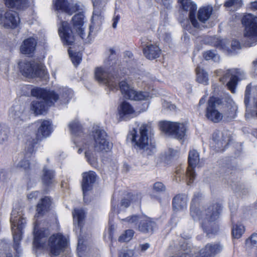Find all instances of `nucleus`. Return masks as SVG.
<instances>
[{
  "label": "nucleus",
  "instance_id": "nucleus-1",
  "mask_svg": "<svg viewBox=\"0 0 257 257\" xmlns=\"http://www.w3.org/2000/svg\"><path fill=\"white\" fill-rule=\"evenodd\" d=\"M137 126L131 131L127 135V139L136 149L143 150L147 155H151L155 150V146L151 142V136L153 129L151 122H136Z\"/></svg>",
  "mask_w": 257,
  "mask_h": 257
},
{
  "label": "nucleus",
  "instance_id": "nucleus-2",
  "mask_svg": "<svg viewBox=\"0 0 257 257\" xmlns=\"http://www.w3.org/2000/svg\"><path fill=\"white\" fill-rule=\"evenodd\" d=\"M94 10L92 17V25L89 27V32L86 37L84 32L85 26L84 25V16L82 13H79L74 15L72 18L73 29L82 39L89 41L90 34L94 29L99 27L102 24V12L103 11L105 2L101 0H94L93 1Z\"/></svg>",
  "mask_w": 257,
  "mask_h": 257
},
{
  "label": "nucleus",
  "instance_id": "nucleus-3",
  "mask_svg": "<svg viewBox=\"0 0 257 257\" xmlns=\"http://www.w3.org/2000/svg\"><path fill=\"white\" fill-rule=\"evenodd\" d=\"M48 230L36 231V227L34 229V238L33 245L37 248L48 247L50 253L53 255H58L64 250L67 245V240L61 233L51 235L46 243V237L48 235Z\"/></svg>",
  "mask_w": 257,
  "mask_h": 257
},
{
  "label": "nucleus",
  "instance_id": "nucleus-4",
  "mask_svg": "<svg viewBox=\"0 0 257 257\" xmlns=\"http://www.w3.org/2000/svg\"><path fill=\"white\" fill-rule=\"evenodd\" d=\"M54 6L57 11V17L61 21V26L58 30L59 36L64 45H71L75 41L74 36L69 27L68 23L62 21L61 15L68 14L70 16L78 9L76 7H71L67 0H56L54 2Z\"/></svg>",
  "mask_w": 257,
  "mask_h": 257
},
{
  "label": "nucleus",
  "instance_id": "nucleus-5",
  "mask_svg": "<svg viewBox=\"0 0 257 257\" xmlns=\"http://www.w3.org/2000/svg\"><path fill=\"white\" fill-rule=\"evenodd\" d=\"M31 94L37 98L33 101L31 109L36 115L45 112L49 106L53 105L58 99V95L53 90H47L39 87L31 90Z\"/></svg>",
  "mask_w": 257,
  "mask_h": 257
},
{
  "label": "nucleus",
  "instance_id": "nucleus-6",
  "mask_svg": "<svg viewBox=\"0 0 257 257\" xmlns=\"http://www.w3.org/2000/svg\"><path fill=\"white\" fill-rule=\"evenodd\" d=\"M194 199L192 200L190 207V214L194 220H199L202 227L206 230L207 233L209 230L207 228V224L216 220L219 217L221 206L218 204H213L204 210H200L194 204Z\"/></svg>",
  "mask_w": 257,
  "mask_h": 257
},
{
  "label": "nucleus",
  "instance_id": "nucleus-7",
  "mask_svg": "<svg viewBox=\"0 0 257 257\" xmlns=\"http://www.w3.org/2000/svg\"><path fill=\"white\" fill-rule=\"evenodd\" d=\"M109 53L108 58L104 61L105 68H97L95 76L98 82L107 85L110 89L113 90L117 87L118 80L108 72V69L115 63L116 53L113 48L109 49Z\"/></svg>",
  "mask_w": 257,
  "mask_h": 257
},
{
  "label": "nucleus",
  "instance_id": "nucleus-8",
  "mask_svg": "<svg viewBox=\"0 0 257 257\" xmlns=\"http://www.w3.org/2000/svg\"><path fill=\"white\" fill-rule=\"evenodd\" d=\"M242 23L245 26L241 39L243 45L250 47L257 44V17L248 14L244 16Z\"/></svg>",
  "mask_w": 257,
  "mask_h": 257
},
{
  "label": "nucleus",
  "instance_id": "nucleus-9",
  "mask_svg": "<svg viewBox=\"0 0 257 257\" xmlns=\"http://www.w3.org/2000/svg\"><path fill=\"white\" fill-rule=\"evenodd\" d=\"M21 211L13 209L11 213V222L14 239V248L17 253L21 252L20 242L22 239V229L26 224Z\"/></svg>",
  "mask_w": 257,
  "mask_h": 257
},
{
  "label": "nucleus",
  "instance_id": "nucleus-10",
  "mask_svg": "<svg viewBox=\"0 0 257 257\" xmlns=\"http://www.w3.org/2000/svg\"><path fill=\"white\" fill-rule=\"evenodd\" d=\"M121 219L133 224L137 230L144 234H152L157 228L155 221L145 215L135 214Z\"/></svg>",
  "mask_w": 257,
  "mask_h": 257
},
{
  "label": "nucleus",
  "instance_id": "nucleus-11",
  "mask_svg": "<svg viewBox=\"0 0 257 257\" xmlns=\"http://www.w3.org/2000/svg\"><path fill=\"white\" fill-rule=\"evenodd\" d=\"M90 136L93 139V147L95 152L107 153L112 149V144L109 142L107 134L103 130L97 126L93 127Z\"/></svg>",
  "mask_w": 257,
  "mask_h": 257
},
{
  "label": "nucleus",
  "instance_id": "nucleus-12",
  "mask_svg": "<svg viewBox=\"0 0 257 257\" xmlns=\"http://www.w3.org/2000/svg\"><path fill=\"white\" fill-rule=\"evenodd\" d=\"M221 106L222 101L220 98L210 97L207 102L205 111L206 118L215 123L220 121L223 116V113L220 110Z\"/></svg>",
  "mask_w": 257,
  "mask_h": 257
},
{
  "label": "nucleus",
  "instance_id": "nucleus-13",
  "mask_svg": "<svg viewBox=\"0 0 257 257\" xmlns=\"http://www.w3.org/2000/svg\"><path fill=\"white\" fill-rule=\"evenodd\" d=\"M160 126L162 131L177 139L182 140L186 135V126L183 123L163 121Z\"/></svg>",
  "mask_w": 257,
  "mask_h": 257
},
{
  "label": "nucleus",
  "instance_id": "nucleus-14",
  "mask_svg": "<svg viewBox=\"0 0 257 257\" xmlns=\"http://www.w3.org/2000/svg\"><path fill=\"white\" fill-rule=\"evenodd\" d=\"M19 65L21 73L26 77H39L44 73L42 64L35 62L22 61Z\"/></svg>",
  "mask_w": 257,
  "mask_h": 257
},
{
  "label": "nucleus",
  "instance_id": "nucleus-15",
  "mask_svg": "<svg viewBox=\"0 0 257 257\" xmlns=\"http://www.w3.org/2000/svg\"><path fill=\"white\" fill-rule=\"evenodd\" d=\"M20 22L18 14L13 11L0 10V25L6 28L14 29Z\"/></svg>",
  "mask_w": 257,
  "mask_h": 257
},
{
  "label": "nucleus",
  "instance_id": "nucleus-16",
  "mask_svg": "<svg viewBox=\"0 0 257 257\" xmlns=\"http://www.w3.org/2000/svg\"><path fill=\"white\" fill-rule=\"evenodd\" d=\"M199 153L195 150H192L189 152L188 155V167L186 171V176L189 180L187 181V185H190L193 182L195 178L196 174L194 169L199 162Z\"/></svg>",
  "mask_w": 257,
  "mask_h": 257
},
{
  "label": "nucleus",
  "instance_id": "nucleus-17",
  "mask_svg": "<svg viewBox=\"0 0 257 257\" xmlns=\"http://www.w3.org/2000/svg\"><path fill=\"white\" fill-rule=\"evenodd\" d=\"M24 107L20 104H16L12 106L9 112V117L11 121L16 125L21 124L25 119Z\"/></svg>",
  "mask_w": 257,
  "mask_h": 257
},
{
  "label": "nucleus",
  "instance_id": "nucleus-18",
  "mask_svg": "<svg viewBox=\"0 0 257 257\" xmlns=\"http://www.w3.org/2000/svg\"><path fill=\"white\" fill-rule=\"evenodd\" d=\"M38 123L40 124V125L36 135L37 141L34 142V144L49 137L52 131L51 122L50 121L41 120L38 121Z\"/></svg>",
  "mask_w": 257,
  "mask_h": 257
},
{
  "label": "nucleus",
  "instance_id": "nucleus-19",
  "mask_svg": "<svg viewBox=\"0 0 257 257\" xmlns=\"http://www.w3.org/2000/svg\"><path fill=\"white\" fill-rule=\"evenodd\" d=\"M223 247L219 243H208L194 257H211L221 251Z\"/></svg>",
  "mask_w": 257,
  "mask_h": 257
},
{
  "label": "nucleus",
  "instance_id": "nucleus-20",
  "mask_svg": "<svg viewBox=\"0 0 257 257\" xmlns=\"http://www.w3.org/2000/svg\"><path fill=\"white\" fill-rule=\"evenodd\" d=\"M118 114L120 118L126 120L137 115L136 112L131 104L123 101L118 107Z\"/></svg>",
  "mask_w": 257,
  "mask_h": 257
},
{
  "label": "nucleus",
  "instance_id": "nucleus-21",
  "mask_svg": "<svg viewBox=\"0 0 257 257\" xmlns=\"http://www.w3.org/2000/svg\"><path fill=\"white\" fill-rule=\"evenodd\" d=\"M96 174L93 171H89L82 174V189L84 197L86 192L90 190L96 180Z\"/></svg>",
  "mask_w": 257,
  "mask_h": 257
},
{
  "label": "nucleus",
  "instance_id": "nucleus-22",
  "mask_svg": "<svg viewBox=\"0 0 257 257\" xmlns=\"http://www.w3.org/2000/svg\"><path fill=\"white\" fill-rule=\"evenodd\" d=\"M229 139L225 137L224 134L219 132H215L212 135V144L216 151L223 150L224 147L226 146L228 142Z\"/></svg>",
  "mask_w": 257,
  "mask_h": 257
},
{
  "label": "nucleus",
  "instance_id": "nucleus-23",
  "mask_svg": "<svg viewBox=\"0 0 257 257\" xmlns=\"http://www.w3.org/2000/svg\"><path fill=\"white\" fill-rule=\"evenodd\" d=\"M228 78H230V79L227 83L226 85L228 89H229L232 93H235L237 77L236 76L232 74V72L231 70H227L223 76L220 78V81L224 84Z\"/></svg>",
  "mask_w": 257,
  "mask_h": 257
},
{
  "label": "nucleus",
  "instance_id": "nucleus-24",
  "mask_svg": "<svg viewBox=\"0 0 257 257\" xmlns=\"http://www.w3.org/2000/svg\"><path fill=\"white\" fill-rule=\"evenodd\" d=\"M7 7L23 9L34 5V0H4Z\"/></svg>",
  "mask_w": 257,
  "mask_h": 257
},
{
  "label": "nucleus",
  "instance_id": "nucleus-25",
  "mask_svg": "<svg viewBox=\"0 0 257 257\" xmlns=\"http://www.w3.org/2000/svg\"><path fill=\"white\" fill-rule=\"evenodd\" d=\"M144 54L145 57L150 60L158 58L161 54V49L156 45L148 44L144 48Z\"/></svg>",
  "mask_w": 257,
  "mask_h": 257
},
{
  "label": "nucleus",
  "instance_id": "nucleus-26",
  "mask_svg": "<svg viewBox=\"0 0 257 257\" xmlns=\"http://www.w3.org/2000/svg\"><path fill=\"white\" fill-rule=\"evenodd\" d=\"M36 45L37 41L35 39L32 37L29 38L24 41L21 46V51L24 54L31 55L35 50Z\"/></svg>",
  "mask_w": 257,
  "mask_h": 257
},
{
  "label": "nucleus",
  "instance_id": "nucleus-27",
  "mask_svg": "<svg viewBox=\"0 0 257 257\" xmlns=\"http://www.w3.org/2000/svg\"><path fill=\"white\" fill-rule=\"evenodd\" d=\"M51 205V200L48 197H45L41 199L37 206V214L36 217L43 215L47 212Z\"/></svg>",
  "mask_w": 257,
  "mask_h": 257
},
{
  "label": "nucleus",
  "instance_id": "nucleus-28",
  "mask_svg": "<svg viewBox=\"0 0 257 257\" xmlns=\"http://www.w3.org/2000/svg\"><path fill=\"white\" fill-rule=\"evenodd\" d=\"M187 199L184 194H178L175 196L173 200V206L174 209L179 210L186 209L187 207Z\"/></svg>",
  "mask_w": 257,
  "mask_h": 257
},
{
  "label": "nucleus",
  "instance_id": "nucleus-29",
  "mask_svg": "<svg viewBox=\"0 0 257 257\" xmlns=\"http://www.w3.org/2000/svg\"><path fill=\"white\" fill-rule=\"evenodd\" d=\"M212 11L213 8L211 6L202 7L198 12V19L202 23H205L210 19Z\"/></svg>",
  "mask_w": 257,
  "mask_h": 257
},
{
  "label": "nucleus",
  "instance_id": "nucleus-30",
  "mask_svg": "<svg viewBox=\"0 0 257 257\" xmlns=\"http://www.w3.org/2000/svg\"><path fill=\"white\" fill-rule=\"evenodd\" d=\"M59 94L54 91L58 95V100L60 99L62 103H66L73 96V91L71 89L68 88H61L58 90Z\"/></svg>",
  "mask_w": 257,
  "mask_h": 257
},
{
  "label": "nucleus",
  "instance_id": "nucleus-31",
  "mask_svg": "<svg viewBox=\"0 0 257 257\" xmlns=\"http://www.w3.org/2000/svg\"><path fill=\"white\" fill-rule=\"evenodd\" d=\"M54 172L53 170L44 167L42 175L43 183L47 185L52 184L54 181Z\"/></svg>",
  "mask_w": 257,
  "mask_h": 257
},
{
  "label": "nucleus",
  "instance_id": "nucleus-32",
  "mask_svg": "<svg viewBox=\"0 0 257 257\" xmlns=\"http://www.w3.org/2000/svg\"><path fill=\"white\" fill-rule=\"evenodd\" d=\"M189 5L190 6L189 7V19L192 24V25L196 28H200V24L198 22L197 20L195 18V12L197 9V5L196 4L192 2V3H188Z\"/></svg>",
  "mask_w": 257,
  "mask_h": 257
},
{
  "label": "nucleus",
  "instance_id": "nucleus-33",
  "mask_svg": "<svg viewBox=\"0 0 257 257\" xmlns=\"http://www.w3.org/2000/svg\"><path fill=\"white\" fill-rule=\"evenodd\" d=\"M74 224H77L78 228H80L81 224L85 217V213L82 209H75L72 212Z\"/></svg>",
  "mask_w": 257,
  "mask_h": 257
},
{
  "label": "nucleus",
  "instance_id": "nucleus-34",
  "mask_svg": "<svg viewBox=\"0 0 257 257\" xmlns=\"http://www.w3.org/2000/svg\"><path fill=\"white\" fill-rule=\"evenodd\" d=\"M196 71V80L200 83H202L204 85L208 84V75L207 73L204 71V70L201 69L200 67H197Z\"/></svg>",
  "mask_w": 257,
  "mask_h": 257
},
{
  "label": "nucleus",
  "instance_id": "nucleus-35",
  "mask_svg": "<svg viewBox=\"0 0 257 257\" xmlns=\"http://www.w3.org/2000/svg\"><path fill=\"white\" fill-rule=\"evenodd\" d=\"M119 88L124 97L126 98L131 99L130 94H132L131 92L132 91H134V89L131 86L128 85L125 81H121L119 83Z\"/></svg>",
  "mask_w": 257,
  "mask_h": 257
},
{
  "label": "nucleus",
  "instance_id": "nucleus-36",
  "mask_svg": "<svg viewBox=\"0 0 257 257\" xmlns=\"http://www.w3.org/2000/svg\"><path fill=\"white\" fill-rule=\"evenodd\" d=\"M131 93L132 94H130L131 99L136 101L146 100L149 97V94L147 92H137L134 90V91H132Z\"/></svg>",
  "mask_w": 257,
  "mask_h": 257
},
{
  "label": "nucleus",
  "instance_id": "nucleus-37",
  "mask_svg": "<svg viewBox=\"0 0 257 257\" xmlns=\"http://www.w3.org/2000/svg\"><path fill=\"white\" fill-rule=\"evenodd\" d=\"M134 234V231L133 229L126 230L118 237V240L119 242H127L131 240Z\"/></svg>",
  "mask_w": 257,
  "mask_h": 257
},
{
  "label": "nucleus",
  "instance_id": "nucleus-38",
  "mask_svg": "<svg viewBox=\"0 0 257 257\" xmlns=\"http://www.w3.org/2000/svg\"><path fill=\"white\" fill-rule=\"evenodd\" d=\"M244 226L240 224H236L233 226L232 234L233 237L236 238H240L244 232Z\"/></svg>",
  "mask_w": 257,
  "mask_h": 257
},
{
  "label": "nucleus",
  "instance_id": "nucleus-39",
  "mask_svg": "<svg viewBox=\"0 0 257 257\" xmlns=\"http://www.w3.org/2000/svg\"><path fill=\"white\" fill-rule=\"evenodd\" d=\"M242 5V2L241 0H228L224 4L225 7L231 8L232 11L240 8Z\"/></svg>",
  "mask_w": 257,
  "mask_h": 257
},
{
  "label": "nucleus",
  "instance_id": "nucleus-40",
  "mask_svg": "<svg viewBox=\"0 0 257 257\" xmlns=\"http://www.w3.org/2000/svg\"><path fill=\"white\" fill-rule=\"evenodd\" d=\"M10 131L4 126L0 125V144H3L8 140Z\"/></svg>",
  "mask_w": 257,
  "mask_h": 257
},
{
  "label": "nucleus",
  "instance_id": "nucleus-41",
  "mask_svg": "<svg viewBox=\"0 0 257 257\" xmlns=\"http://www.w3.org/2000/svg\"><path fill=\"white\" fill-rule=\"evenodd\" d=\"M70 131L73 135H77L81 131V126L77 120L71 121L69 124Z\"/></svg>",
  "mask_w": 257,
  "mask_h": 257
},
{
  "label": "nucleus",
  "instance_id": "nucleus-42",
  "mask_svg": "<svg viewBox=\"0 0 257 257\" xmlns=\"http://www.w3.org/2000/svg\"><path fill=\"white\" fill-rule=\"evenodd\" d=\"M246 246L248 249L257 247V233H253L246 240Z\"/></svg>",
  "mask_w": 257,
  "mask_h": 257
},
{
  "label": "nucleus",
  "instance_id": "nucleus-43",
  "mask_svg": "<svg viewBox=\"0 0 257 257\" xmlns=\"http://www.w3.org/2000/svg\"><path fill=\"white\" fill-rule=\"evenodd\" d=\"M203 56L206 60H212L214 62L219 60V56L213 51H207L203 54Z\"/></svg>",
  "mask_w": 257,
  "mask_h": 257
},
{
  "label": "nucleus",
  "instance_id": "nucleus-44",
  "mask_svg": "<svg viewBox=\"0 0 257 257\" xmlns=\"http://www.w3.org/2000/svg\"><path fill=\"white\" fill-rule=\"evenodd\" d=\"M214 46L220 48H225L228 44V41L226 39H222L219 37H215L213 39Z\"/></svg>",
  "mask_w": 257,
  "mask_h": 257
},
{
  "label": "nucleus",
  "instance_id": "nucleus-45",
  "mask_svg": "<svg viewBox=\"0 0 257 257\" xmlns=\"http://www.w3.org/2000/svg\"><path fill=\"white\" fill-rule=\"evenodd\" d=\"M68 53L71 58V60L73 64L77 66L80 62L81 58L78 53H73L70 50H68Z\"/></svg>",
  "mask_w": 257,
  "mask_h": 257
},
{
  "label": "nucleus",
  "instance_id": "nucleus-46",
  "mask_svg": "<svg viewBox=\"0 0 257 257\" xmlns=\"http://www.w3.org/2000/svg\"><path fill=\"white\" fill-rule=\"evenodd\" d=\"M17 168H20L26 172H28L30 170L29 162L28 160H22L17 164Z\"/></svg>",
  "mask_w": 257,
  "mask_h": 257
},
{
  "label": "nucleus",
  "instance_id": "nucleus-47",
  "mask_svg": "<svg viewBox=\"0 0 257 257\" xmlns=\"http://www.w3.org/2000/svg\"><path fill=\"white\" fill-rule=\"evenodd\" d=\"M153 190L156 192L160 193L164 192L166 190V187L162 182H157L154 184Z\"/></svg>",
  "mask_w": 257,
  "mask_h": 257
},
{
  "label": "nucleus",
  "instance_id": "nucleus-48",
  "mask_svg": "<svg viewBox=\"0 0 257 257\" xmlns=\"http://www.w3.org/2000/svg\"><path fill=\"white\" fill-rule=\"evenodd\" d=\"M127 198L131 202H138L141 200V195L140 194H129L127 195Z\"/></svg>",
  "mask_w": 257,
  "mask_h": 257
},
{
  "label": "nucleus",
  "instance_id": "nucleus-49",
  "mask_svg": "<svg viewBox=\"0 0 257 257\" xmlns=\"http://www.w3.org/2000/svg\"><path fill=\"white\" fill-rule=\"evenodd\" d=\"M86 143H85V145L83 146V149L82 148H80L78 150V153L79 154H81L83 151V150H85V157L89 159V158L90 156V153L89 152V147Z\"/></svg>",
  "mask_w": 257,
  "mask_h": 257
},
{
  "label": "nucleus",
  "instance_id": "nucleus-50",
  "mask_svg": "<svg viewBox=\"0 0 257 257\" xmlns=\"http://www.w3.org/2000/svg\"><path fill=\"white\" fill-rule=\"evenodd\" d=\"M250 91V85L249 84L246 86L245 91L244 103H245L246 105L249 102Z\"/></svg>",
  "mask_w": 257,
  "mask_h": 257
},
{
  "label": "nucleus",
  "instance_id": "nucleus-51",
  "mask_svg": "<svg viewBox=\"0 0 257 257\" xmlns=\"http://www.w3.org/2000/svg\"><path fill=\"white\" fill-rule=\"evenodd\" d=\"M179 2L181 4L183 9L188 11L190 7L188 3H192V2H191L190 0H179Z\"/></svg>",
  "mask_w": 257,
  "mask_h": 257
},
{
  "label": "nucleus",
  "instance_id": "nucleus-52",
  "mask_svg": "<svg viewBox=\"0 0 257 257\" xmlns=\"http://www.w3.org/2000/svg\"><path fill=\"white\" fill-rule=\"evenodd\" d=\"M39 192L38 191L33 192L28 195V199L30 201H33V200H36L38 198L39 196Z\"/></svg>",
  "mask_w": 257,
  "mask_h": 257
},
{
  "label": "nucleus",
  "instance_id": "nucleus-53",
  "mask_svg": "<svg viewBox=\"0 0 257 257\" xmlns=\"http://www.w3.org/2000/svg\"><path fill=\"white\" fill-rule=\"evenodd\" d=\"M83 241L82 240L79 238L78 241V246H77V250L78 251V256L79 257H82V252L81 251L82 247H83Z\"/></svg>",
  "mask_w": 257,
  "mask_h": 257
},
{
  "label": "nucleus",
  "instance_id": "nucleus-54",
  "mask_svg": "<svg viewBox=\"0 0 257 257\" xmlns=\"http://www.w3.org/2000/svg\"><path fill=\"white\" fill-rule=\"evenodd\" d=\"M231 48L233 50L240 49L241 45L238 41L233 40L231 43Z\"/></svg>",
  "mask_w": 257,
  "mask_h": 257
},
{
  "label": "nucleus",
  "instance_id": "nucleus-55",
  "mask_svg": "<svg viewBox=\"0 0 257 257\" xmlns=\"http://www.w3.org/2000/svg\"><path fill=\"white\" fill-rule=\"evenodd\" d=\"M130 202H131L128 198H124L121 200V206L124 208H126L129 206Z\"/></svg>",
  "mask_w": 257,
  "mask_h": 257
},
{
  "label": "nucleus",
  "instance_id": "nucleus-56",
  "mask_svg": "<svg viewBox=\"0 0 257 257\" xmlns=\"http://www.w3.org/2000/svg\"><path fill=\"white\" fill-rule=\"evenodd\" d=\"M150 246V245L149 243H145L143 244H140L139 247L142 251H145L147 249H148Z\"/></svg>",
  "mask_w": 257,
  "mask_h": 257
},
{
  "label": "nucleus",
  "instance_id": "nucleus-57",
  "mask_svg": "<svg viewBox=\"0 0 257 257\" xmlns=\"http://www.w3.org/2000/svg\"><path fill=\"white\" fill-rule=\"evenodd\" d=\"M119 19H120V17L119 15H117L113 19V23H112V27L113 28H116V26H117V24L118 23V22L119 21Z\"/></svg>",
  "mask_w": 257,
  "mask_h": 257
},
{
  "label": "nucleus",
  "instance_id": "nucleus-58",
  "mask_svg": "<svg viewBox=\"0 0 257 257\" xmlns=\"http://www.w3.org/2000/svg\"><path fill=\"white\" fill-rule=\"evenodd\" d=\"M249 8L252 10H257V1L251 2L249 4Z\"/></svg>",
  "mask_w": 257,
  "mask_h": 257
},
{
  "label": "nucleus",
  "instance_id": "nucleus-59",
  "mask_svg": "<svg viewBox=\"0 0 257 257\" xmlns=\"http://www.w3.org/2000/svg\"><path fill=\"white\" fill-rule=\"evenodd\" d=\"M119 257H130V256L127 251H123L120 252Z\"/></svg>",
  "mask_w": 257,
  "mask_h": 257
},
{
  "label": "nucleus",
  "instance_id": "nucleus-60",
  "mask_svg": "<svg viewBox=\"0 0 257 257\" xmlns=\"http://www.w3.org/2000/svg\"><path fill=\"white\" fill-rule=\"evenodd\" d=\"M0 257H12V254L11 253L2 252L0 253Z\"/></svg>",
  "mask_w": 257,
  "mask_h": 257
},
{
  "label": "nucleus",
  "instance_id": "nucleus-61",
  "mask_svg": "<svg viewBox=\"0 0 257 257\" xmlns=\"http://www.w3.org/2000/svg\"><path fill=\"white\" fill-rule=\"evenodd\" d=\"M164 5L167 8L169 7L170 4L171 0H161Z\"/></svg>",
  "mask_w": 257,
  "mask_h": 257
},
{
  "label": "nucleus",
  "instance_id": "nucleus-62",
  "mask_svg": "<svg viewBox=\"0 0 257 257\" xmlns=\"http://www.w3.org/2000/svg\"><path fill=\"white\" fill-rule=\"evenodd\" d=\"M255 89L256 92V96H254L253 99H254V101L255 103L256 106L257 107V86L255 87Z\"/></svg>",
  "mask_w": 257,
  "mask_h": 257
},
{
  "label": "nucleus",
  "instance_id": "nucleus-63",
  "mask_svg": "<svg viewBox=\"0 0 257 257\" xmlns=\"http://www.w3.org/2000/svg\"><path fill=\"white\" fill-rule=\"evenodd\" d=\"M205 99L204 98L202 97L200 100V101H199V104H204L205 103Z\"/></svg>",
  "mask_w": 257,
  "mask_h": 257
},
{
  "label": "nucleus",
  "instance_id": "nucleus-64",
  "mask_svg": "<svg viewBox=\"0 0 257 257\" xmlns=\"http://www.w3.org/2000/svg\"><path fill=\"white\" fill-rule=\"evenodd\" d=\"M253 64L254 66L257 65V59L253 62Z\"/></svg>",
  "mask_w": 257,
  "mask_h": 257
}]
</instances>
